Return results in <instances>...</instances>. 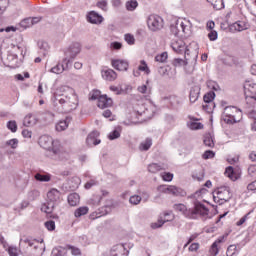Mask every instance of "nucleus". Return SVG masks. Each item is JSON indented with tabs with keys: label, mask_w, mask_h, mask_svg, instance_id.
Wrapping results in <instances>:
<instances>
[{
	"label": "nucleus",
	"mask_w": 256,
	"mask_h": 256,
	"mask_svg": "<svg viewBox=\"0 0 256 256\" xmlns=\"http://www.w3.org/2000/svg\"><path fill=\"white\" fill-rule=\"evenodd\" d=\"M237 252H238V250H237V245L232 244V245L228 246L227 251H226V255H227V256H233V255H235Z\"/></svg>",
	"instance_id": "nucleus-44"
},
{
	"label": "nucleus",
	"mask_w": 256,
	"mask_h": 256,
	"mask_svg": "<svg viewBox=\"0 0 256 256\" xmlns=\"http://www.w3.org/2000/svg\"><path fill=\"white\" fill-rule=\"evenodd\" d=\"M217 37H218V34H217V31L215 30L210 31V33L208 34V38L211 41H217Z\"/></svg>",
	"instance_id": "nucleus-60"
},
{
	"label": "nucleus",
	"mask_w": 256,
	"mask_h": 256,
	"mask_svg": "<svg viewBox=\"0 0 256 256\" xmlns=\"http://www.w3.org/2000/svg\"><path fill=\"white\" fill-rule=\"evenodd\" d=\"M99 97H101V92L99 91H94L91 95V99L92 101H96V99L99 100Z\"/></svg>",
	"instance_id": "nucleus-63"
},
{
	"label": "nucleus",
	"mask_w": 256,
	"mask_h": 256,
	"mask_svg": "<svg viewBox=\"0 0 256 256\" xmlns=\"http://www.w3.org/2000/svg\"><path fill=\"white\" fill-rule=\"evenodd\" d=\"M248 175H250V177H256V165L248 167Z\"/></svg>",
	"instance_id": "nucleus-57"
},
{
	"label": "nucleus",
	"mask_w": 256,
	"mask_h": 256,
	"mask_svg": "<svg viewBox=\"0 0 256 256\" xmlns=\"http://www.w3.org/2000/svg\"><path fill=\"white\" fill-rule=\"evenodd\" d=\"M176 29L177 31H182V33H185L186 35L191 31V21L184 19V20H177L176 22Z\"/></svg>",
	"instance_id": "nucleus-11"
},
{
	"label": "nucleus",
	"mask_w": 256,
	"mask_h": 256,
	"mask_svg": "<svg viewBox=\"0 0 256 256\" xmlns=\"http://www.w3.org/2000/svg\"><path fill=\"white\" fill-rule=\"evenodd\" d=\"M34 177H35L36 181H41L44 183H49V181H51V175H49V174L37 173Z\"/></svg>",
	"instance_id": "nucleus-33"
},
{
	"label": "nucleus",
	"mask_w": 256,
	"mask_h": 256,
	"mask_svg": "<svg viewBox=\"0 0 256 256\" xmlns=\"http://www.w3.org/2000/svg\"><path fill=\"white\" fill-rule=\"evenodd\" d=\"M127 248L123 244H117L112 247L110 256H126L127 255Z\"/></svg>",
	"instance_id": "nucleus-16"
},
{
	"label": "nucleus",
	"mask_w": 256,
	"mask_h": 256,
	"mask_svg": "<svg viewBox=\"0 0 256 256\" xmlns=\"http://www.w3.org/2000/svg\"><path fill=\"white\" fill-rule=\"evenodd\" d=\"M225 175H226V177L231 179V181H237V179H238L237 174H235V170H233L232 166H229L226 168Z\"/></svg>",
	"instance_id": "nucleus-29"
},
{
	"label": "nucleus",
	"mask_w": 256,
	"mask_h": 256,
	"mask_svg": "<svg viewBox=\"0 0 256 256\" xmlns=\"http://www.w3.org/2000/svg\"><path fill=\"white\" fill-rule=\"evenodd\" d=\"M7 251L10 256H19V252L17 251V247L15 246H9Z\"/></svg>",
	"instance_id": "nucleus-51"
},
{
	"label": "nucleus",
	"mask_w": 256,
	"mask_h": 256,
	"mask_svg": "<svg viewBox=\"0 0 256 256\" xmlns=\"http://www.w3.org/2000/svg\"><path fill=\"white\" fill-rule=\"evenodd\" d=\"M153 145V140L151 138H146L144 142L140 144V151H149Z\"/></svg>",
	"instance_id": "nucleus-30"
},
{
	"label": "nucleus",
	"mask_w": 256,
	"mask_h": 256,
	"mask_svg": "<svg viewBox=\"0 0 256 256\" xmlns=\"http://www.w3.org/2000/svg\"><path fill=\"white\" fill-rule=\"evenodd\" d=\"M201 93V87L199 86H194L190 89V95L189 99L191 103H195L197 99H199V95Z\"/></svg>",
	"instance_id": "nucleus-21"
},
{
	"label": "nucleus",
	"mask_w": 256,
	"mask_h": 256,
	"mask_svg": "<svg viewBox=\"0 0 256 256\" xmlns=\"http://www.w3.org/2000/svg\"><path fill=\"white\" fill-rule=\"evenodd\" d=\"M32 135H33V132H31V130L29 129H24L22 131V136L25 137V139H31Z\"/></svg>",
	"instance_id": "nucleus-59"
},
{
	"label": "nucleus",
	"mask_w": 256,
	"mask_h": 256,
	"mask_svg": "<svg viewBox=\"0 0 256 256\" xmlns=\"http://www.w3.org/2000/svg\"><path fill=\"white\" fill-rule=\"evenodd\" d=\"M111 47L112 49L119 50L123 47V44H121V42H113L111 43Z\"/></svg>",
	"instance_id": "nucleus-64"
},
{
	"label": "nucleus",
	"mask_w": 256,
	"mask_h": 256,
	"mask_svg": "<svg viewBox=\"0 0 256 256\" xmlns=\"http://www.w3.org/2000/svg\"><path fill=\"white\" fill-rule=\"evenodd\" d=\"M79 201H81L79 194L72 193L68 195V203L71 207H77V205H79Z\"/></svg>",
	"instance_id": "nucleus-25"
},
{
	"label": "nucleus",
	"mask_w": 256,
	"mask_h": 256,
	"mask_svg": "<svg viewBox=\"0 0 256 256\" xmlns=\"http://www.w3.org/2000/svg\"><path fill=\"white\" fill-rule=\"evenodd\" d=\"M52 153L54 154V155H57V157L59 158V159H68V157H69V152H67V151H65V149H63V148H52Z\"/></svg>",
	"instance_id": "nucleus-23"
},
{
	"label": "nucleus",
	"mask_w": 256,
	"mask_h": 256,
	"mask_svg": "<svg viewBox=\"0 0 256 256\" xmlns=\"http://www.w3.org/2000/svg\"><path fill=\"white\" fill-rule=\"evenodd\" d=\"M6 145H9L12 149H17L19 145V140H17V138H13L11 140H8L6 142Z\"/></svg>",
	"instance_id": "nucleus-48"
},
{
	"label": "nucleus",
	"mask_w": 256,
	"mask_h": 256,
	"mask_svg": "<svg viewBox=\"0 0 256 256\" xmlns=\"http://www.w3.org/2000/svg\"><path fill=\"white\" fill-rule=\"evenodd\" d=\"M204 103L210 104L212 107H215V103H213V99H215V92H208L204 95Z\"/></svg>",
	"instance_id": "nucleus-31"
},
{
	"label": "nucleus",
	"mask_w": 256,
	"mask_h": 256,
	"mask_svg": "<svg viewBox=\"0 0 256 256\" xmlns=\"http://www.w3.org/2000/svg\"><path fill=\"white\" fill-rule=\"evenodd\" d=\"M161 177H162L163 181H167V182L173 181V174L170 172L162 173Z\"/></svg>",
	"instance_id": "nucleus-50"
},
{
	"label": "nucleus",
	"mask_w": 256,
	"mask_h": 256,
	"mask_svg": "<svg viewBox=\"0 0 256 256\" xmlns=\"http://www.w3.org/2000/svg\"><path fill=\"white\" fill-rule=\"evenodd\" d=\"M131 205H139L141 203V196L139 195H133L129 199Z\"/></svg>",
	"instance_id": "nucleus-47"
},
{
	"label": "nucleus",
	"mask_w": 256,
	"mask_h": 256,
	"mask_svg": "<svg viewBox=\"0 0 256 256\" xmlns=\"http://www.w3.org/2000/svg\"><path fill=\"white\" fill-rule=\"evenodd\" d=\"M39 145L43 149H51V147H53V138L51 136L43 135L39 138Z\"/></svg>",
	"instance_id": "nucleus-18"
},
{
	"label": "nucleus",
	"mask_w": 256,
	"mask_h": 256,
	"mask_svg": "<svg viewBox=\"0 0 256 256\" xmlns=\"http://www.w3.org/2000/svg\"><path fill=\"white\" fill-rule=\"evenodd\" d=\"M72 63H73V59L64 58L61 63L64 71H69V68L71 67Z\"/></svg>",
	"instance_id": "nucleus-41"
},
{
	"label": "nucleus",
	"mask_w": 256,
	"mask_h": 256,
	"mask_svg": "<svg viewBox=\"0 0 256 256\" xmlns=\"http://www.w3.org/2000/svg\"><path fill=\"white\" fill-rule=\"evenodd\" d=\"M102 77L105 81H115L117 79V72L113 69L102 70Z\"/></svg>",
	"instance_id": "nucleus-20"
},
{
	"label": "nucleus",
	"mask_w": 256,
	"mask_h": 256,
	"mask_svg": "<svg viewBox=\"0 0 256 256\" xmlns=\"http://www.w3.org/2000/svg\"><path fill=\"white\" fill-rule=\"evenodd\" d=\"M223 119L228 124L239 123L243 119V112L235 106H227L223 112Z\"/></svg>",
	"instance_id": "nucleus-5"
},
{
	"label": "nucleus",
	"mask_w": 256,
	"mask_h": 256,
	"mask_svg": "<svg viewBox=\"0 0 256 256\" xmlns=\"http://www.w3.org/2000/svg\"><path fill=\"white\" fill-rule=\"evenodd\" d=\"M61 203V192L59 190L52 188L48 193H47V203H45L41 207V211L44 213H47L50 215V213H53L55 207Z\"/></svg>",
	"instance_id": "nucleus-4"
},
{
	"label": "nucleus",
	"mask_w": 256,
	"mask_h": 256,
	"mask_svg": "<svg viewBox=\"0 0 256 256\" xmlns=\"http://www.w3.org/2000/svg\"><path fill=\"white\" fill-rule=\"evenodd\" d=\"M171 68L169 66H161L158 68V73L161 77H169Z\"/></svg>",
	"instance_id": "nucleus-37"
},
{
	"label": "nucleus",
	"mask_w": 256,
	"mask_h": 256,
	"mask_svg": "<svg viewBox=\"0 0 256 256\" xmlns=\"http://www.w3.org/2000/svg\"><path fill=\"white\" fill-rule=\"evenodd\" d=\"M97 7H99V9H102V11H107V1L102 0L97 2Z\"/></svg>",
	"instance_id": "nucleus-58"
},
{
	"label": "nucleus",
	"mask_w": 256,
	"mask_h": 256,
	"mask_svg": "<svg viewBox=\"0 0 256 256\" xmlns=\"http://www.w3.org/2000/svg\"><path fill=\"white\" fill-rule=\"evenodd\" d=\"M44 225L46 229H48V231H55V221L53 220L46 221Z\"/></svg>",
	"instance_id": "nucleus-49"
},
{
	"label": "nucleus",
	"mask_w": 256,
	"mask_h": 256,
	"mask_svg": "<svg viewBox=\"0 0 256 256\" xmlns=\"http://www.w3.org/2000/svg\"><path fill=\"white\" fill-rule=\"evenodd\" d=\"M191 45H195L196 49L191 50ZM171 47L173 49V51L175 53H177L178 55H183V53L189 57V55L192 56V62H197V57H198V52H197V44L196 43H192L190 44V46H186L185 42L181 39L178 40H174L171 43Z\"/></svg>",
	"instance_id": "nucleus-3"
},
{
	"label": "nucleus",
	"mask_w": 256,
	"mask_h": 256,
	"mask_svg": "<svg viewBox=\"0 0 256 256\" xmlns=\"http://www.w3.org/2000/svg\"><path fill=\"white\" fill-rule=\"evenodd\" d=\"M165 169H167V166L165 164L159 165L157 163H152L148 165L149 173H159V171H163Z\"/></svg>",
	"instance_id": "nucleus-24"
},
{
	"label": "nucleus",
	"mask_w": 256,
	"mask_h": 256,
	"mask_svg": "<svg viewBox=\"0 0 256 256\" xmlns=\"http://www.w3.org/2000/svg\"><path fill=\"white\" fill-rule=\"evenodd\" d=\"M232 29H234L235 31H246V29H248V26L245 22L243 21H237L234 24H232Z\"/></svg>",
	"instance_id": "nucleus-28"
},
{
	"label": "nucleus",
	"mask_w": 256,
	"mask_h": 256,
	"mask_svg": "<svg viewBox=\"0 0 256 256\" xmlns=\"http://www.w3.org/2000/svg\"><path fill=\"white\" fill-rule=\"evenodd\" d=\"M202 157H203V159H213V157H215V152H213L211 150H207L204 152Z\"/></svg>",
	"instance_id": "nucleus-53"
},
{
	"label": "nucleus",
	"mask_w": 256,
	"mask_h": 256,
	"mask_svg": "<svg viewBox=\"0 0 256 256\" xmlns=\"http://www.w3.org/2000/svg\"><path fill=\"white\" fill-rule=\"evenodd\" d=\"M121 137V127L116 128L114 131L110 132L108 135V139L110 141H115V139H119Z\"/></svg>",
	"instance_id": "nucleus-34"
},
{
	"label": "nucleus",
	"mask_w": 256,
	"mask_h": 256,
	"mask_svg": "<svg viewBox=\"0 0 256 256\" xmlns=\"http://www.w3.org/2000/svg\"><path fill=\"white\" fill-rule=\"evenodd\" d=\"M31 18H25L24 20H22L21 22H20V25H21V27H23L24 29H27L28 27H31Z\"/></svg>",
	"instance_id": "nucleus-52"
},
{
	"label": "nucleus",
	"mask_w": 256,
	"mask_h": 256,
	"mask_svg": "<svg viewBox=\"0 0 256 256\" xmlns=\"http://www.w3.org/2000/svg\"><path fill=\"white\" fill-rule=\"evenodd\" d=\"M86 19L88 23H92L93 25H101V23H103V16L95 11H90L86 16Z\"/></svg>",
	"instance_id": "nucleus-12"
},
{
	"label": "nucleus",
	"mask_w": 256,
	"mask_h": 256,
	"mask_svg": "<svg viewBox=\"0 0 256 256\" xmlns=\"http://www.w3.org/2000/svg\"><path fill=\"white\" fill-rule=\"evenodd\" d=\"M208 3H211L213 5L214 9L220 10L225 7V4H223V0H207Z\"/></svg>",
	"instance_id": "nucleus-35"
},
{
	"label": "nucleus",
	"mask_w": 256,
	"mask_h": 256,
	"mask_svg": "<svg viewBox=\"0 0 256 256\" xmlns=\"http://www.w3.org/2000/svg\"><path fill=\"white\" fill-rule=\"evenodd\" d=\"M69 127V121L61 120L56 124V131H65Z\"/></svg>",
	"instance_id": "nucleus-36"
},
{
	"label": "nucleus",
	"mask_w": 256,
	"mask_h": 256,
	"mask_svg": "<svg viewBox=\"0 0 256 256\" xmlns=\"http://www.w3.org/2000/svg\"><path fill=\"white\" fill-rule=\"evenodd\" d=\"M113 105V99L107 97V95H102L98 98V107L99 109H106Z\"/></svg>",
	"instance_id": "nucleus-19"
},
{
	"label": "nucleus",
	"mask_w": 256,
	"mask_h": 256,
	"mask_svg": "<svg viewBox=\"0 0 256 256\" xmlns=\"http://www.w3.org/2000/svg\"><path fill=\"white\" fill-rule=\"evenodd\" d=\"M233 194H231V188L229 186H221L215 192L213 199L215 203H219V205H223L231 200Z\"/></svg>",
	"instance_id": "nucleus-6"
},
{
	"label": "nucleus",
	"mask_w": 256,
	"mask_h": 256,
	"mask_svg": "<svg viewBox=\"0 0 256 256\" xmlns=\"http://www.w3.org/2000/svg\"><path fill=\"white\" fill-rule=\"evenodd\" d=\"M149 85V80L146 81V84H143L137 88V91L139 93H142V95H151V87Z\"/></svg>",
	"instance_id": "nucleus-27"
},
{
	"label": "nucleus",
	"mask_w": 256,
	"mask_h": 256,
	"mask_svg": "<svg viewBox=\"0 0 256 256\" xmlns=\"http://www.w3.org/2000/svg\"><path fill=\"white\" fill-rule=\"evenodd\" d=\"M68 249L71 251L72 255H81V250L75 246H68Z\"/></svg>",
	"instance_id": "nucleus-56"
},
{
	"label": "nucleus",
	"mask_w": 256,
	"mask_h": 256,
	"mask_svg": "<svg viewBox=\"0 0 256 256\" xmlns=\"http://www.w3.org/2000/svg\"><path fill=\"white\" fill-rule=\"evenodd\" d=\"M163 225H165V221L162 219H158L157 222L152 223L151 227L152 229H159V227H163Z\"/></svg>",
	"instance_id": "nucleus-54"
},
{
	"label": "nucleus",
	"mask_w": 256,
	"mask_h": 256,
	"mask_svg": "<svg viewBox=\"0 0 256 256\" xmlns=\"http://www.w3.org/2000/svg\"><path fill=\"white\" fill-rule=\"evenodd\" d=\"M160 189L163 191V193H167L168 195H174V197H185V195H187V192H185V190L173 185L162 186L160 187Z\"/></svg>",
	"instance_id": "nucleus-9"
},
{
	"label": "nucleus",
	"mask_w": 256,
	"mask_h": 256,
	"mask_svg": "<svg viewBox=\"0 0 256 256\" xmlns=\"http://www.w3.org/2000/svg\"><path fill=\"white\" fill-rule=\"evenodd\" d=\"M7 129H9L12 133H17V122L15 120L8 121Z\"/></svg>",
	"instance_id": "nucleus-42"
},
{
	"label": "nucleus",
	"mask_w": 256,
	"mask_h": 256,
	"mask_svg": "<svg viewBox=\"0 0 256 256\" xmlns=\"http://www.w3.org/2000/svg\"><path fill=\"white\" fill-rule=\"evenodd\" d=\"M81 53V43L74 42L72 43L67 51V55L70 59H75Z\"/></svg>",
	"instance_id": "nucleus-13"
},
{
	"label": "nucleus",
	"mask_w": 256,
	"mask_h": 256,
	"mask_svg": "<svg viewBox=\"0 0 256 256\" xmlns=\"http://www.w3.org/2000/svg\"><path fill=\"white\" fill-rule=\"evenodd\" d=\"M204 145H206V147H214L215 146V142H213V138L211 137V135H206L204 137Z\"/></svg>",
	"instance_id": "nucleus-45"
},
{
	"label": "nucleus",
	"mask_w": 256,
	"mask_h": 256,
	"mask_svg": "<svg viewBox=\"0 0 256 256\" xmlns=\"http://www.w3.org/2000/svg\"><path fill=\"white\" fill-rule=\"evenodd\" d=\"M188 249H189L190 252L198 251V250H199V243H192V244L189 246Z\"/></svg>",
	"instance_id": "nucleus-62"
},
{
	"label": "nucleus",
	"mask_w": 256,
	"mask_h": 256,
	"mask_svg": "<svg viewBox=\"0 0 256 256\" xmlns=\"http://www.w3.org/2000/svg\"><path fill=\"white\" fill-rule=\"evenodd\" d=\"M175 211H180L186 215L189 219H197V217H203V219H207L209 217V208L205 207V205L196 202L193 209L187 210V206L184 204H175Z\"/></svg>",
	"instance_id": "nucleus-2"
},
{
	"label": "nucleus",
	"mask_w": 256,
	"mask_h": 256,
	"mask_svg": "<svg viewBox=\"0 0 256 256\" xmlns=\"http://www.w3.org/2000/svg\"><path fill=\"white\" fill-rule=\"evenodd\" d=\"M168 58L169 54H167V52H162L161 54L155 56V61L157 63H165Z\"/></svg>",
	"instance_id": "nucleus-38"
},
{
	"label": "nucleus",
	"mask_w": 256,
	"mask_h": 256,
	"mask_svg": "<svg viewBox=\"0 0 256 256\" xmlns=\"http://www.w3.org/2000/svg\"><path fill=\"white\" fill-rule=\"evenodd\" d=\"M124 39L126 43H128V45H135V36H133L132 34H125Z\"/></svg>",
	"instance_id": "nucleus-46"
},
{
	"label": "nucleus",
	"mask_w": 256,
	"mask_h": 256,
	"mask_svg": "<svg viewBox=\"0 0 256 256\" xmlns=\"http://www.w3.org/2000/svg\"><path fill=\"white\" fill-rule=\"evenodd\" d=\"M89 213V207L87 206H82L79 207L75 210L74 212V217H76L77 219H79V217H83V215H87Z\"/></svg>",
	"instance_id": "nucleus-26"
},
{
	"label": "nucleus",
	"mask_w": 256,
	"mask_h": 256,
	"mask_svg": "<svg viewBox=\"0 0 256 256\" xmlns=\"http://www.w3.org/2000/svg\"><path fill=\"white\" fill-rule=\"evenodd\" d=\"M247 191H256V180L247 185Z\"/></svg>",
	"instance_id": "nucleus-61"
},
{
	"label": "nucleus",
	"mask_w": 256,
	"mask_h": 256,
	"mask_svg": "<svg viewBox=\"0 0 256 256\" xmlns=\"http://www.w3.org/2000/svg\"><path fill=\"white\" fill-rule=\"evenodd\" d=\"M139 3L136 0H131L126 2V9L127 11H135L137 9Z\"/></svg>",
	"instance_id": "nucleus-40"
},
{
	"label": "nucleus",
	"mask_w": 256,
	"mask_h": 256,
	"mask_svg": "<svg viewBox=\"0 0 256 256\" xmlns=\"http://www.w3.org/2000/svg\"><path fill=\"white\" fill-rule=\"evenodd\" d=\"M52 101L55 105H60L64 113H71L79 107V97L75 89L69 86H60L54 93Z\"/></svg>",
	"instance_id": "nucleus-1"
},
{
	"label": "nucleus",
	"mask_w": 256,
	"mask_h": 256,
	"mask_svg": "<svg viewBox=\"0 0 256 256\" xmlns=\"http://www.w3.org/2000/svg\"><path fill=\"white\" fill-rule=\"evenodd\" d=\"M221 243H225V236L218 237L208 250V256H217L219 255V249H221Z\"/></svg>",
	"instance_id": "nucleus-10"
},
{
	"label": "nucleus",
	"mask_w": 256,
	"mask_h": 256,
	"mask_svg": "<svg viewBox=\"0 0 256 256\" xmlns=\"http://www.w3.org/2000/svg\"><path fill=\"white\" fill-rule=\"evenodd\" d=\"M147 25L151 31H159L163 28V18L158 15H150L147 20Z\"/></svg>",
	"instance_id": "nucleus-8"
},
{
	"label": "nucleus",
	"mask_w": 256,
	"mask_h": 256,
	"mask_svg": "<svg viewBox=\"0 0 256 256\" xmlns=\"http://www.w3.org/2000/svg\"><path fill=\"white\" fill-rule=\"evenodd\" d=\"M111 65L117 71H127V69H129V62L127 60H121V59L112 60Z\"/></svg>",
	"instance_id": "nucleus-15"
},
{
	"label": "nucleus",
	"mask_w": 256,
	"mask_h": 256,
	"mask_svg": "<svg viewBox=\"0 0 256 256\" xmlns=\"http://www.w3.org/2000/svg\"><path fill=\"white\" fill-rule=\"evenodd\" d=\"M7 5H9V0H0V14L7 9Z\"/></svg>",
	"instance_id": "nucleus-55"
},
{
	"label": "nucleus",
	"mask_w": 256,
	"mask_h": 256,
	"mask_svg": "<svg viewBox=\"0 0 256 256\" xmlns=\"http://www.w3.org/2000/svg\"><path fill=\"white\" fill-rule=\"evenodd\" d=\"M188 127L190 129H192V131H197L198 129H203V125L200 122L195 121V120L190 121L188 123Z\"/></svg>",
	"instance_id": "nucleus-39"
},
{
	"label": "nucleus",
	"mask_w": 256,
	"mask_h": 256,
	"mask_svg": "<svg viewBox=\"0 0 256 256\" xmlns=\"http://www.w3.org/2000/svg\"><path fill=\"white\" fill-rule=\"evenodd\" d=\"M188 61H193V56L192 55H185V60L181 58H176L173 60L172 65L174 67H182V65H187L189 62Z\"/></svg>",
	"instance_id": "nucleus-22"
},
{
	"label": "nucleus",
	"mask_w": 256,
	"mask_h": 256,
	"mask_svg": "<svg viewBox=\"0 0 256 256\" xmlns=\"http://www.w3.org/2000/svg\"><path fill=\"white\" fill-rule=\"evenodd\" d=\"M37 123H39V118L35 114H27L24 117L23 125L25 127H35V125H37Z\"/></svg>",
	"instance_id": "nucleus-17"
},
{
	"label": "nucleus",
	"mask_w": 256,
	"mask_h": 256,
	"mask_svg": "<svg viewBox=\"0 0 256 256\" xmlns=\"http://www.w3.org/2000/svg\"><path fill=\"white\" fill-rule=\"evenodd\" d=\"M101 140H99V132L93 131L86 138V144L88 147H95V145H99Z\"/></svg>",
	"instance_id": "nucleus-14"
},
{
	"label": "nucleus",
	"mask_w": 256,
	"mask_h": 256,
	"mask_svg": "<svg viewBox=\"0 0 256 256\" xmlns=\"http://www.w3.org/2000/svg\"><path fill=\"white\" fill-rule=\"evenodd\" d=\"M20 243H25L29 247H33L34 255H43L45 252V244H43V240L39 241L37 239L25 238L21 239Z\"/></svg>",
	"instance_id": "nucleus-7"
},
{
	"label": "nucleus",
	"mask_w": 256,
	"mask_h": 256,
	"mask_svg": "<svg viewBox=\"0 0 256 256\" xmlns=\"http://www.w3.org/2000/svg\"><path fill=\"white\" fill-rule=\"evenodd\" d=\"M51 73H55L56 75H61L63 71H65V68H63L62 64H57L53 68H51Z\"/></svg>",
	"instance_id": "nucleus-43"
},
{
	"label": "nucleus",
	"mask_w": 256,
	"mask_h": 256,
	"mask_svg": "<svg viewBox=\"0 0 256 256\" xmlns=\"http://www.w3.org/2000/svg\"><path fill=\"white\" fill-rule=\"evenodd\" d=\"M138 70L144 72L146 75H151V69H149V66L147 65V62L145 60L140 61Z\"/></svg>",
	"instance_id": "nucleus-32"
}]
</instances>
